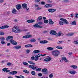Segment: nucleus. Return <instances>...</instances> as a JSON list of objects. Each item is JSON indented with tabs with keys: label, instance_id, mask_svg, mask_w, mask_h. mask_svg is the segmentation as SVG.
<instances>
[{
	"label": "nucleus",
	"instance_id": "e433bc0d",
	"mask_svg": "<svg viewBox=\"0 0 78 78\" xmlns=\"http://www.w3.org/2000/svg\"><path fill=\"white\" fill-rule=\"evenodd\" d=\"M31 74L32 75H36V72L34 71H32L31 72Z\"/></svg>",
	"mask_w": 78,
	"mask_h": 78
},
{
	"label": "nucleus",
	"instance_id": "bb28decb",
	"mask_svg": "<svg viewBox=\"0 0 78 78\" xmlns=\"http://www.w3.org/2000/svg\"><path fill=\"white\" fill-rule=\"evenodd\" d=\"M71 67L72 69H76L77 68H78V66L76 65H72Z\"/></svg>",
	"mask_w": 78,
	"mask_h": 78
},
{
	"label": "nucleus",
	"instance_id": "a18cd8bd",
	"mask_svg": "<svg viewBox=\"0 0 78 78\" xmlns=\"http://www.w3.org/2000/svg\"><path fill=\"white\" fill-rule=\"evenodd\" d=\"M42 23H43L42 22H40L38 23V25H42Z\"/></svg>",
	"mask_w": 78,
	"mask_h": 78
},
{
	"label": "nucleus",
	"instance_id": "774afa93",
	"mask_svg": "<svg viewBox=\"0 0 78 78\" xmlns=\"http://www.w3.org/2000/svg\"><path fill=\"white\" fill-rule=\"evenodd\" d=\"M20 78H24V76H23L22 75H20Z\"/></svg>",
	"mask_w": 78,
	"mask_h": 78
},
{
	"label": "nucleus",
	"instance_id": "7c9ffc66",
	"mask_svg": "<svg viewBox=\"0 0 78 78\" xmlns=\"http://www.w3.org/2000/svg\"><path fill=\"white\" fill-rule=\"evenodd\" d=\"M47 49L48 50H53V48L51 47H48L47 48Z\"/></svg>",
	"mask_w": 78,
	"mask_h": 78
},
{
	"label": "nucleus",
	"instance_id": "6e6d98bb",
	"mask_svg": "<svg viewBox=\"0 0 78 78\" xmlns=\"http://www.w3.org/2000/svg\"><path fill=\"white\" fill-rule=\"evenodd\" d=\"M48 7L50 8L52 6V5L51 4H48Z\"/></svg>",
	"mask_w": 78,
	"mask_h": 78
},
{
	"label": "nucleus",
	"instance_id": "603ef678",
	"mask_svg": "<svg viewBox=\"0 0 78 78\" xmlns=\"http://www.w3.org/2000/svg\"><path fill=\"white\" fill-rule=\"evenodd\" d=\"M26 52L27 53H29L30 52V50L27 49V50Z\"/></svg>",
	"mask_w": 78,
	"mask_h": 78
},
{
	"label": "nucleus",
	"instance_id": "49530a36",
	"mask_svg": "<svg viewBox=\"0 0 78 78\" xmlns=\"http://www.w3.org/2000/svg\"><path fill=\"white\" fill-rule=\"evenodd\" d=\"M9 75H13V71L10 72L8 73Z\"/></svg>",
	"mask_w": 78,
	"mask_h": 78
},
{
	"label": "nucleus",
	"instance_id": "2eb2a0df",
	"mask_svg": "<svg viewBox=\"0 0 78 78\" xmlns=\"http://www.w3.org/2000/svg\"><path fill=\"white\" fill-rule=\"evenodd\" d=\"M31 37V35H25L23 37V38L24 39H27L28 38H30Z\"/></svg>",
	"mask_w": 78,
	"mask_h": 78
},
{
	"label": "nucleus",
	"instance_id": "f257e3e1",
	"mask_svg": "<svg viewBox=\"0 0 78 78\" xmlns=\"http://www.w3.org/2000/svg\"><path fill=\"white\" fill-rule=\"evenodd\" d=\"M60 21L59 22V24L61 25H62L65 23L66 24H69V23L67 22V20L66 19L63 18H61L60 19Z\"/></svg>",
	"mask_w": 78,
	"mask_h": 78
},
{
	"label": "nucleus",
	"instance_id": "c756f323",
	"mask_svg": "<svg viewBox=\"0 0 78 78\" xmlns=\"http://www.w3.org/2000/svg\"><path fill=\"white\" fill-rule=\"evenodd\" d=\"M69 73H70L71 74H75V73H76V72L75 71H70L69 72Z\"/></svg>",
	"mask_w": 78,
	"mask_h": 78
},
{
	"label": "nucleus",
	"instance_id": "0eeeda50",
	"mask_svg": "<svg viewBox=\"0 0 78 78\" xmlns=\"http://www.w3.org/2000/svg\"><path fill=\"white\" fill-rule=\"evenodd\" d=\"M9 41L11 42V43H12L13 45H17V42H16L15 41H14L13 39L10 40Z\"/></svg>",
	"mask_w": 78,
	"mask_h": 78
},
{
	"label": "nucleus",
	"instance_id": "8fccbe9b",
	"mask_svg": "<svg viewBox=\"0 0 78 78\" xmlns=\"http://www.w3.org/2000/svg\"><path fill=\"white\" fill-rule=\"evenodd\" d=\"M49 76L50 78H53V74H51L49 75Z\"/></svg>",
	"mask_w": 78,
	"mask_h": 78
},
{
	"label": "nucleus",
	"instance_id": "052dcab7",
	"mask_svg": "<svg viewBox=\"0 0 78 78\" xmlns=\"http://www.w3.org/2000/svg\"><path fill=\"white\" fill-rule=\"evenodd\" d=\"M25 47H26V48H28L29 47V46H28V44L26 45H25Z\"/></svg>",
	"mask_w": 78,
	"mask_h": 78
},
{
	"label": "nucleus",
	"instance_id": "4468645a",
	"mask_svg": "<svg viewBox=\"0 0 78 78\" xmlns=\"http://www.w3.org/2000/svg\"><path fill=\"white\" fill-rule=\"evenodd\" d=\"M62 61H64L66 62H69V61L67 59V58L66 57H63L62 58Z\"/></svg>",
	"mask_w": 78,
	"mask_h": 78
},
{
	"label": "nucleus",
	"instance_id": "aec40b11",
	"mask_svg": "<svg viewBox=\"0 0 78 78\" xmlns=\"http://www.w3.org/2000/svg\"><path fill=\"white\" fill-rule=\"evenodd\" d=\"M35 22V20H28L27 21L28 23H34Z\"/></svg>",
	"mask_w": 78,
	"mask_h": 78
},
{
	"label": "nucleus",
	"instance_id": "412c9836",
	"mask_svg": "<svg viewBox=\"0 0 78 78\" xmlns=\"http://www.w3.org/2000/svg\"><path fill=\"white\" fill-rule=\"evenodd\" d=\"M13 39V37L11 36H9L7 37L6 40L7 41H8L9 39Z\"/></svg>",
	"mask_w": 78,
	"mask_h": 78
},
{
	"label": "nucleus",
	"instance_id": "338daca9",
	"mask_svg": "<svg viewBox=\"0 0 78 78\" xmlns=\"http://www.w3.org/2000/svg\"><path fill=\"white\" fill-rule=\"evenodd\" d=\"M42 18H43V19L44 20H46V19H47V18H46V17H43Z\"/></svg>",
	"mask_w": 78,
	"mask_h": 78
},
{
	"label": "nucleus",
	"instance_id": "a19ab883",
	"mask_svg": "<svg viewBox=\"0 0 78 78\" xmlns=\"http://www.w3.org/2000/svg\"><path fill=\"white\" fill-rule=\"evenodd\" d=\"M74 44H76L77 45L78 44V41H75L74 42H73Z\"/></svg>",
	"mask_w": 78,
	"mask_h": 78
},
{
	"label": "nucleus",
	"instance_id": "2f4dec72",
	"mask_svg": "<svg viewBox=\"0 0 78 78\" xmlns=\"http://www.w3.org/2000/svg\"><path fill=\"white\" fill-rule=\"evenodd\" d=\"M42 19V16H39L38 19H37V21H39V20H41Z\"/></svg>",
	"mask_w": 78,
	"mask_h": 78
},
{
	"label": "nucleus",
	"instance_id": "79ce46f5",
	"mask_svg": "<svg viewBox=\"0 0 78 78\" xmlns=\"http://www.w3.org/2000/svg\"><path fill=\"white\" fill-rule=\"evenodd\" d=\"M16 73H17V72L16 71H13V75H16Z\"/></svg>",
	"mask_w": 78,
	"mask_h": 78
},
{
	"label": "nucleus",
	"instance_id": "e2e57ef3",
	"mask_svg": "<svg viewBox=\"0 0 78 78\" xmlns=\"http://www.w3.org/2000/svg\"><path fill=\"white\" fill-rule=\"evenodd\" d=\"M45 2H41V5H45Z\"/></svg>",
	"mask_w": 78,
	"mask_h": 78
},
{
	"label": "nucleus",
	"instance_id": "a211bd4d",
	"mask_svg": "<svg viewBox=\"0 0 78 78\" xmlns=\"http://www.w3.org/2000/svg\"><path fill=\"white\" fill-rule=\"evenodd\" d=\"M73 34H74V33H70L66 34V36L68 37L72 36H73Z\"/></svg>",
	"mask_w": 78,
	"mask_h": 78
},
{
	"label": "nucleus",
	"instance_id": "4d7b16f0",
	"mask_svg": "<svg viewBox=\"0 0 78 78\" xmlns=\"http://www.w3.org/2000/svg\"><path fill=\"white\" fill-rule=\"evenodd\" d=\"M44 7H45V8H48V4H47L45 5L44 6Z\"/></svg>",
	"mask_w": 78,
	"mask_h": 78
},
{
	"label": "nucleus",
	"instance_id": "6e6552de",
	"mask_svg": "<svg viewBox=\"0 0 78 78\" xmlns=\"http://www.w3.org/2000/svg\"><path fill=\"white\" fill-rule=\"evenodd\" d=\"M48 11L50 12H54L55 11H56V9H48Z\"/></svg>",
	"mask_w": 78,
	"mask_h": 78
},
{
	"label": "nucleus",
	"instance_id": "393cba45",
	"mask_svg": "<svg viewBox=\"0 0 78 78\" xmlns=\"http://www.w3.org/2000/svg\"><path fill=\"white\" fill-rule=\"evenodd\" d=\"M71 25H76V20L73 21L72 22L70 23Z\"/></svg>",
	"mask_w": 78,
	"mask_h": 78
},
{
	"label": "nucleus",
	"instance_id": "5fc2aeb1",
	"mask_svg": "<svg viewBox=\"0 0 78 78\" xmlns=\"http://www.w3.org/2000/svg\"><path fill=\"white\" fill-rule=\"evenodd\" d=\"M1 43L2 44H5V41H1Z\"/></svg>",
	"mask_w": 78,
	"mask_h": 78
},
{
	"label": "nucleus",
	"instance_id": "13d9d810",
	"mask_svg": "<svg viewBox=\"0 0 78 78\" xmlns=\"http://www.w3.org/2000/svg\"><path fill=\"white\" fill-rule=\"evenodd\" d=\"M34 58L35 57L34 56H32L31 57L30 59L32 60H34Z\"/></svg>",
	"mask_w": 78,
	"mask_h": 78
},
{
	"label": "nucleus",
	"instance_id": "69168bd1",
	"mask_svg": "<svg viewBox=\"0 0 78 78\" xmlns=\"http://www.w3.org/2000/svg\"><path fill=\"white\" fill-rule=\"evenodd\" d=\"M48 3H52V1L50 0L47 1Z\"/></svg>",
	"mask_w": 78,
	"mask_h": 78
},
{
	"label": "nucleus",
	"instance_id": "864d4df0",
	"mask_svg": "<svg viewBox=\"0 0 78 78\" xmlns=\"http://www.w3.org/2000/svg\"><path fill=\"white\" fill-rule=\"evenodd\" d=\"M39 76H42V74L41 73H39L38 74Z\"/></svg>",
	"mask_w": 78,
	"mask_h": 78
},
{
	"label": "nucleus",
	"instance_id": "c03bdc74",
	"mask_svg": "<svg viewBox=\"0 0 78 78\" xmlns=\"http://www.w3.org/2000/svg\"><path fill=\"white\" fill-rule=\"evenodd\" d=\"M41 9L42 8L38 7L36 9V10H40V9Z\"/></svg>",
	"mask_w": 78,
	"mask_h": 78
},
{
	"label": "nucleus",
	"instance_id": "4be33fe9",
	"mask_svg": "<svg viewBox=\"0 0 78 78\" xmlns=\"http://www.w3.org/2000/svg\"><path fill=\"white\" fill-rule=\"evenodd\" d=\"M27 4L26 3H24L22 5V6L23 8H27Z\"/></svg>",
	"mask_w": 78,
	"mask_h": 78
},
{
	"label": "nucleus",
	"instance_id": "0e129e2a",
	"mask_svg": "<svg viewBox=\"0 0 78 78\" xmlns=\"http://www.w3.org/2000/svg\"><path fill=\"white\" fill-rule=\"evenodd\" d=\"M75 17H76V18H78V13H77L76 14Z\"/></svg>",
	"mask_w": 78,
	"mask_h": 78
},
{
	"label": "nucleus",
	"instance_id": "f03ea898",
	"mask_svg": "<svg viewBox=\"0 0 78 78\" xmlns=\"http://www.w3.org/2000/svg\"><path fill=\"white\" fill-rule=\"evenodd\" d=\"M52 55L55 57H58L60 54V52L58 50H55L52 52Z\"/></svg>",
	"mask_w": 78,
	"mask_h": 78
},
{
	"label": "nucleus",
	"instance_id": "b1692460",
	"mask_svg": "<svg viewBox=\"0 0 78 78\" xmlns=\"http://www.w3.org/2000/svg\"><path fill=\"white\" fill-rule=\"evenodd\" d=\"M40 52L41 51L39 50H35L33 51V53L35 54V53H40Z\"/></svg>",
	"mask_w": 78,
	"mask_h": 78
},
{
	"label": "nucleus",
	"instance_id": "f704fd0d",
	"mask_svg": "<svg viewBox=\"0 0 78 78\" xmlns=\"http://www.w3.org/2000/svg\"><path fill=\"white\" fill-rule=\"evenodd\" d=\"M28 62L29 63V64H33V65H35L36 64L35 63H34L33 62L30 61H28Z\"/></svg>",
	"mask_w": 78,
	"mask_h": 78
},
{
	"label": "nucleus",
	"instance_id": "c9c22d12",
	"mask_svg": "<svg viewBox=\"0 0 78 78\" xmlns=\"http://www.w3.org/2000/svg\"><path fill=\"white\" fill-rule=\"evenodd\" d=\"M23 64L24 65V66H28L29 64L28 63H27L25 62H23Z\"/></svg>",
	"mask_w": 78,
	"mask_h": 78
},
{
	"label": "nucleus",
	"instance_id": "423d86ee",
	"mask_svg": "<svg viewBox=\"0 0 78 78\" xmlns=\"http://www.w3.org/2000/svg\"><path fill=\"white\" fill-rule=\"evenodd\" d=\"M42 56V54H39L38 55H36L35 56V58L36 59H34V61H37V60H39V57H40Z\"/></svg>",
	"mask_w": 78,
	"mask_h": 78
},
{
	"label": "nucleus",
	"instance_id": "72a5a7b5",
	"mask_svg": "<svg viewBox=\"0 0 78 78\" xmlns=\"http://www.w3.org/2000/svg\"><path fill=\"white\" fill-rule=\"evenodd\" d=\"M12 13L13 14H16V10L15 9H13L12 10Z\"/></svg>",
	"mask_w": 78,
	"mask_h": 78
},
{
	"label": "nucleus",
	"instance_id": "f3484780",
	"mask_svg": "<svg viewBox=\"0 0 78 78\" xmlns=\"http://www.w3.org/2000/svg\"><path fill=\"white\" fill-rule=\"evenodd\" d=\"M9 26L8 25H5L1 27H0V29H5V28H9Z\"/></svg>",
	"mask_w": 78,
	"mask_h": 78
},
{
	"label": "nucleus",
	"instance_id": "bf43d9fd",
	"mask_svg": "<svg viewBox=\"0 0 78 78\" xmlns=\"http://www.w3.org/2000/svg\"><path fill=\"white\" fill-rule=\"evenodd\" d=\"M29 47H33V45L31 44H28Z\"/></svg>",
	"mask_w": 78,
	"mask_h": 78
},
{
	"label": "nucleus",
	"instance_id": "1a4fd4ad",
	"mask_svg": "<svg viewBox=\"0 0 78 78\" xmlns=\"http://www.w3.org/2000/svg\"><path fill=\"white\" fill-rule=\"evenodd\" d=\"M48 58H45L44 59V61L46 62H49V61H50L51 60V58H50V57L48 56Z\"/></svg>",
	"mask_w": 78,
	"mask_h": 78
},
{
	"label": "nucleus",
	"instance_id": "09e8293b",
	"mask_svg": "<svg viewBox=\"0 0 78 78\" xmlns=\"http://www.w3.org/2000/svg\"><path fill=\"white\" fill-rule=\"evenodd\" d=\"M63 2H65L66 3H68L69 2L68 0H64Z\"/></svg>",
	"mask_w": 78,
	"mask_h": 78
},
{
	"label": "nucleus",
	"instance_id": "6ab92c4d",
	"mask_svg": "<svg viewBox=\"0 0 78 78\" xmlns=\"http://www.w3.org/2000/svg\"><path fill=\"white\" fill-rule=\"evenodd\" d=\"M40 42V44H47V43L48 42V41L46 40H44L43 41H41Z\"/></svg>",
	"mask_w": 78,
	"mask_h": 78
},
{
	"label": "nucleus",
	"instance_id": "3c124183",
	"mask_svg": "<svg viewBox=\"0 0 78 78\" xmlns=\"http://www.w3.org/2000/svg\"><path fill=\"white\" fill-rule=\"evenodd\" d=\"M4 34H4V33H3V32H0V36H2V35H4Z\"/></svg>",
	"mask_w": 78,
	"mask_h": 78
},
{
	"label": "nucleus",
	"instance_id": "9b49d317",
	"mask_svg": "<svg viewBox=\"0 0 78 78\" xmlns=\"http://www.w3.org/2000/svg\"><path fill=\"white\" fill-rule=\"evenodd\" d=\"M33 27L34 28H42V26H40L38 24H36L34 25L33 26Z\"/></svg>",
	"mask_w": 78,
	"mask_h": 78
},
{
	"label": "nucleus",
	"instance_id": "58836bf2",
	"mask_svg": "<svg viewBox=\"0 0 78 78\" xmlns=\"http://www.w3.org/2000/svg\"><path fill=\"white\" fill-rule=\"evenodd\" d=\"M44 23H48V20H44Z\"/></svg>",
	"mask_w": 78,
	"mask_h": 78
},
{
	"label": "nucleus",
	"instance_id": "37998d69",
	"mask_svg": "<svg viewBox=\"0 0 78 78\" xmlns=\"http://www.w3.org/2000/svg\"><path fill=\"white\" fill-rule=\"evenodd\" d=\"M35 70H36V71H38V72H40V71H41V69L37 68Z\"/></svg>",
	"mask_w": 78,
	"mask_h": 78
},
{
	"label": "nucleus",
	"instance_id": "5701e85b",
	"mask_svg": "<svg viewBox=\"0 0 78 78\" xmlns=\"http://www.w3.org/2000/svg\"><path fill=\"white\" fill-rule=\"evenodd\" d=\"M49 23L50 24V25H53V23H54V22L53 21H52V20L51 19H50L49 20Z\"/></svg>",
	"mask_w": 78,
	"mask_h": 78
},
{
	"label": "nucleus",
	"instance_id": "cd10ccee",
	"mask_svg": "<svg viewBox=\"0 0 78 78\" xmlns=\"http://www.w3.org/2000/svg\"><path fill=\"white\" fill-rule=\"evenodd\" d=\"M31 42H35L36 41V39H34V38H32L30 40Z\"/></svg>",
	"mask_w": 78,
	"mask_h": 78
},
{
	"label": "nucleus",
	"instance_id": "7ed1b4c3",
	"mask_svg": "<svg viewBox=\"0 0 78 78\" xmlns=\"http://www.w3.org/2000/svg\"><path fill=\"white\" fill-rule=\"evenodd\" d=\"M20 30L17 28V27L16 26H15L12 29V32L14 33H20Z\"/></svg>",
	"mask_w": 78,
	"mask_h": 78
},
{
	"label": "nucleus",
	"instance_id": "9d476101",
	"mask_svg": "<svg viewBox=\"0 0 78 78\" xmlns=\"http://www.w3.org/2000/svg\"><path fill=\"white\" fill-rule=\"evenodd\" d=\"M16 9L18 10V11H19V10L20 9H22V6L20 5V4H17L16 5Z\"/></svg>",
	"mask_w": 78,
	"mask_h": 78
},
{
	"label": "nucleus",
	"instance_id": "de8ad7c7",
	"mask_svg": "<svg viewBox=\"0 0 78 78\" xmlns=\"http://www.w3.org/2000/svg\"><path fill=\"white\" fill-rule=\"evenodd\" d=\"M7 66H11V62H8L7 63Z\"/></svg>",
	"mask_w": 78,
	"mask_h": 78
},
{
	"label": "nucleus",
	"instance_id": "39448f33",
	"mask_svg": "<svg viewBox=\"0 0 78 78\" xmlns=\"http://www.w3.org/2000/svg\"><path fill=\"white\" fill-rule=\"evenodd\" d=\"M47 70V69L46 68H44L42 70L41 72H44V74L47 75V74H48V72Z\"/></svg>",
	"mask_w": 78,
	"mask_h": 78
},
{
	"label": "nucleus",
	"instance_id": "4c0bfd02",
	"mask_svg": "<svg viewBox=\"0 0 78 78\" xmlns=\"http://www.w3.org/2000/svg\"><path fill=\"white\" fill-rule=\"evenodd\" d=\"M64 41H62L58 42L57 44H62V43L64 42Z\"/></svg>",
	"mask_w": 78,
	"mask_h": 78
},
{
	"label": "nucleus",
	"instance_id": "f8f14e48",
	"mask_svg": "<svg viewBox=\"0 0 78 78\" xmlns=\"http://www.w3.org/2000/svg\"><path fill=\"white\" fill-rule=\"evenodd\" d=\"M8 68H4L2 69V71H3V72H5L8 73L10 72V70H8Z\"/></svg>",
	"mask_w": 78,
	"mask_h": 78
},
{
	"label": "nucleus",
	"instance_id": "a878e982",
	"mask_svg": "<svg viewBox=\"0 0 78 78\" xmlns=\"http://www.w3.org/2000/svg\"><path fill=\"white\" fill-rule=\"evenodd\" d=\"M64 35L63 34H61V32H59L57 33V36H62Z\"/></svg>",
	"mask_w": 78,
	"mask_h": 78
},
{
	"label": "nucleus",
	"instance_id": "c85d7f7f",
	"mask_svg": "<svg viewBox=\"0 0 78 78\" xmlns=\"http://www.w3.org/2000/svg\"><path fill=\"white\" fill-rule=\"evenodd\" d=\"M5 40V37H2L0 38V41L1 42L4 41Z\"/></svg>",
	"mask_w": 78,
	"mask_h": 78
},
{
	"label": "nucleus",
	"instance_id": "680f3d73",
	"mask_svg": "<svg viewBox=\"0 0 78 78\" xmlns=\"http://www.w3.org/2000/svg\"><path fill=\"white\" fill-rule=\"evenodd\" d=\"M10 45H11V43H7V46H10Z\"/></svg>",
	"mask_w": 78,
	"mask_h": 78
},
{
	"label": "nucleus",
	"instance_id": "473e14b6",
	"mask_svg": "<svg viewBox=\"0 0 78 78\" xmlns=\"http://www.w3.org/2000/svg\"><path fill=\"white\" fill-rule=\"evenodd\" d=\"M23 72H24V73H29L30 72L26 69H24L23 70Z\"/></svg>",
	"mask_w": 78,
	"mask_h": 78
},
{
	"label": "nucleus",
	"instance_id": "ddd939ff",
	"mask_svg": "<svg viewBox=\"0 0 78 78\" xmlns=\"http://www.w3.org/2000/svg\"><path fill=\"white\" fill-rule=\"evenodd\" d=\"M50 34H52L53 35H56V34H57V33L56 31L52 30L50 31Z\"/></svg>",
	"mask_w": 78,
	"mask_h": 78
},
{
	"label": "nucleus",
	"instance_id": "ea45409f",
	"mask_svg": "<svg viewBox=\"0 0 78 78\" xmlns=\"http://www.w3.org/2000/svg\"><path fill=\"white\" fill-rule=\"evenodd\" d=\"M56 48H58V49H62V47L59 46H57L56 47Z\"/></svg>",
	"mask_w": 78,
	"mask_h": 78
},
{
	"label": "nucleus",
	"instance_id": "dca6fc26",
	"mask_svg": "<svg viewBox=\"0 0 78 78\" xmlns=\"http://www.w3.org/2000/svg\"><path fill=\"white\" fill-rule=\"evenodd\" d=\"M21 48L22 47L20 45H16L13 47V48H15L16 50H17V49H20V48Z\"/></svg>",
	"mask_w": 78,
	"mask_h": 78
},
{
	"label": "nucleus",
	"instance_id": "20e7f679",
	"mask_svg": "<svg viewBox=\"0 0 78 78\" xmlns=\"http://www.w3.org/2000/svg\"><path fill=\"white\" fill-rule=\"evenodd\" d=\"M29 68L32 69L33 70H36V69L38 68L37 66L35 65H29Z\"/></svg>",
	"mask_w": 78,
	"mask_h": 78
}]
</instances>
